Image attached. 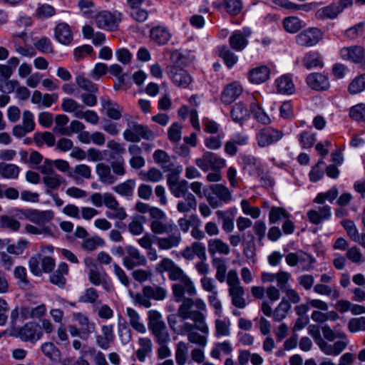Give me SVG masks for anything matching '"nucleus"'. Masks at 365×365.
Returning a JSON list of instances; mask_svg holds the SVG:
<instances>
[{"label": "nucleus", "instance_id": "nucleus-46", "mask_svg": "<svg viewBox=\"0 0 365 365\" xmlns=\"http://www.w3.org/2000/svg\"><path fill=\"white\" fill-rule=\"evenodd\" d=\"M292 308L291 304L282 299L273 311V320L277 322L284 320Z\"/></svg>", "mask_w": 365, "mask_h": 365}, {"label": "nucleus", "instance_id": "nucleus-60", "mask_svg": "<svg viewBox=\"0 0 365 365\" xmlns=\"http://www.w3.org/2000/svg\"><path fill=\"white\" fill-rule=\"evenodd\" d=\"M182 125L175 122L169 127L168 130V138L169 140L173 144L180 143L182 138Z\"/></svg>", "mask_w": 365, "mask_h": 365}, {"label": "nucleus", "instance_id": "nucleus-17", "mask_svg": "<svg viewBox=\"0 0 365 365\" xmlns=\"http://www.w3.org/2000/svg\"><path fill=\"white\" fill-rule=\"evenodd\" d=\"M147 259L145 255L135 247L128 245L125 248V255L123 259L124 267L130 270L136 267L145 266Z\"/></svg>", "mask_w": 365, "mask_h": 365}, {"label": "nucleus", "instance_id": "nucleus-31", "mask_svg": "<svg viewBox=\"0 0 365 365\" xmlns=\"http://www.w3.org/2000/svg\"><path fill=\"white\" fill-rule=\"evenodd\" d=\"M68 273V266L66 262H62L58 264L57 269L50 275V282L60 288H63L66 283L65 276Z\"/></svg>", "mask_w": 365, "mask_h": 365}, {"label": "nucleus", "instance_id": "nucleus-8", "mask_svg": "<svg viewBox=\"0 0 365 365\" xmlns=\"http://www.w3.org/2000/svg\"><path fill=\"white\" fill-rule=\"evenodd\" d=\"M210 190L211 192L206 196V199L212 208L220 207L223 203L227 204L232 200L231 192L224 185H212Z\"/></svg>", "mask_w": 365, "mask_h": 365}, {"label": "nucleus", "instance_id": "nucleus-25", "mask_svg": "<svg viewBox=\"0 0 365 365\" xmlns=\"http://www.w3.org/2000/svg\"><path fill=\"white\" fill-rule=\"evenodd\" d=\"M237 212L236 207H230L227 210H217L216 212L217 218L222 220V227L225 232L230 233L234 230V220Z\"/></svg>", "mask_w": 365, "mask_h": 365}, {"label": "nucleus", "instance_id": "nucleus-28", "mask_svg": "<svg viewBox=\"0 0 365 365\" xmlns=\"http://www.w3.org/2000/svg\"><path fill=\"white\" fill-rule=\"evenodd\" d=\"M207 251L212 257L216 254L228 255L230 253V248L222 239L211 238L207 241Z\"/></svg>", "mask_w": 365, "mask_h": 365}, {"label": "nucleus", "instance_id": "nucleus-12", "mask_svg": "<svg viewBox=\"0 0 365 365\" xmlns=\"http://www.w3.org/2000/svg\"><path fill=\"white\" fill-rule=\"evenodd\" d=\"M56 266L54 259L48 256H41L40 254L32 256L29 260L31 272L36 276H41L42 272L49 273Z\"/></svg>", "mask_w": 365, "mask_h": 365}, {"label": "nucleus", "instance_id": "nucleus-62", "mask_svg": "<svg viewBox=\"0 0 365 365\" xmlns=\"http://www.w3.org/2000/svg\"><path fill=\"white\" fill-rule=\"evenodd\" d=\"M170 192L175 197H182L186 196L189 192V184L185 180H181L179 182L175 184L170 189Z\"/></svg>", "mask_w": 365, "mask_h": 365}, {"label": "nucleus", "instance_id": "nucleus-45", "mask_svg": "<svg viewBox=\"0 0 365 365\" xmlns=\"http://www.w3.org/2000/svg\"><path fill=\"white\" fill-rule=\"evenodd\" d=\"M314 292L319 295L328 296L332 300H336L339 298L340 293L337 288L331 287L327 284L317 283L313 287Z\"/></svg>", "mask_w": 365, "mask_h": 365}, {"label": "nucleus", "instance_id": "nucleus-49", "mask_svg": "<svg viewBox=\"0 0 365 365\" xmlns=\"http://www.w3.org/2000/svg\"><path fill=\"white\" fill-rule=\"evenodd\" d=\"M61 108L65 112L73 113L77 118L84 107L74 99L66 98L62 100Z\"/></svg>", "mask_w": 365, "mask_h": 365}, {"label": "nucleus", "instance_id": "nucleus-7", "mask_svg": "<svg viewBox=\"0 0 365 365\" xmlns=\"http://www.w3.org/2000/svg\"><path fill=\"white\" fill-rule=\"evenodd\" d=\"M122 19V13L117 10L113 11H102L96 15L95 22L99 29L113 31L118 29Z\"/></svg>", "mask_w": 365, "mask_h": 365}, {"label": "nucleus", "instance_id": "nucleus-41", "mask_svg": "<svg viewBox=\"0 0 365 365\" xmlns=\"http://www.w3.org/2000/svg\"><path fill=\"white\" fill-rule=\"evenodd\" d=\"M153 159L164 170L169 171L174 166L172 157L163 150H156L153 153Z\"/></svg>", "mask_w": 365, "mask_h": 365}, {"label": "nucleus", "instance_id": "nucleus-55", "mask_svg": "<svg viewBox=\"0 0 365 365\" xmlns=\"http://www.w3.org/2000/svg\"><path fill=\"white\" fill-rule=\"evenodd\" d=\"M250 110L258 122L264 125H268L271 123V119L259 104L252 103Z\"/></svg>", "mask_w": 365, "mask_h": 365}, {"label": "nucleus", "instance_id": "nucleus-64", "mask_svg": "<svg viewBox=\"0 0 365 365\" xmlns=\"http://www.w3.org/2000/svg\"><path fill=\"white\" fill-rule=\"evenodd\" d=\"M283 26L289 33H296L302 28V21L296 16H289L284 19Z\"/></svg>", "mask_w": 365, "mask_h": 365}, {"label": "nucleus", "instance_id": "nucleus-47", "mask_svg": "<svg viewBox=\"0 0 365 365\" xmlns=\"http://www.w3.org/2000/svg\"><path fill=\"white\" fill-rule=\"evenodd\" d=\"M230 114L235 123H242L250 116L248 109L242 103H235L232 108Z\"/></svg>", "mask_w": 365, "mask_h": 365}, {"label": "nucleus", "instance_id": "nucleus-16", "mask_svg": "<svg viewBox=\"0 0 365 365\" xmlns=\"http://www.w3.org/2000/svg\"><path fill=\"white\" fill-rule=\"evenodd\" d=\"M323 37V33L317 28L312 27L303 30L295 36L299 46L311 47L317 44Z\"/></svg>", "mask_w": 365, "mask_h": 365}, {"label": "nucleus", "instance_id": "nucleus-19", "mask_svg": "<svg viewBox=\"0 0 365 365\" xmlns=\"http://www.w3.org/2000/svg\"><path fill=\"white\" fill-rule=\"evenodd\" d=\"M35 129V122L34 114L29 110L23 112L22 124L16 125L12 129V134L21 138L27 133L32 132Z\"/></svg>", "mask_w": 365, "mask_h": 365}, {"label": "nucleus", "instance_id": "nucleus-20", "mask_svg": "<svg viewBox=\"0 0 365 365\" xmlns=\"http://www.w3.org/2000/svg\"><path fill=\"white\" fill-rule=\"evenodd\" d=\"M19 336L25 341H33L40 339L42 331L39 324L36 322H28L19 330Z\"/></svg>", "mask_w": 365, "mask_h": 365}, {"label": "nucleus", "instance_id": "nucleus-4", "mask_svg": "<svg viewBox=\"0 0 365 365\" xmlns=\"http://www.w3.org/2000/svg\"><path fill=\"white\" fill-rule=\"evenodd\" d=\"M227 284L229 287L228 292L232 299V304L239 309L245 308L247 305L244 297L245 292L244 287L241 285L235 269H231L227 273Z\"/></svg>", "mask_w": 365, "mask_h": 365}, {"label": "nucleus", "instance_id": "nucleus-6", "mask_svg": "<svg viewBox=\"0 0 365 365\" xmlns=\"http://www.w3.org/2000/svg\"><path fill=\"white\" fill-rule=\"evenodd\" d=\"M123 135L126 141L132 143H138L141 139L154 138L153 132L148 126L132 120L128 121V128L123 131Z\"/></svg>", "mask_w": 365, "mask_h": 365}, {"label": "nucleus", "instance_id": "nucleus-34", "mask_svg": "<svg viewBox=\"0 0 365 365\" xmlns=\"http://www.w3.org/2000/svg\"><path fill=\"white\" fill-rule=\"evenodd\" d=\"M96 171L99 180L103 184L113 185L117 181L116 177L112 174L108 165L101 163L96 165Z\"/></svg>", "mask_w": 365, "mask_h": 365}, {"label": "nucleus", "instance_id": "nucleus-44", "mask_svg": "<svg viewBox=\"0 0 365 365\" xmlns=\"http://www.w3.org/2000/svg\"><path fill=\"white\" fill-rule=\"evenodd\" d=\"M184 200L178 202L177 210L181 213H187L197 208V200L192 193H188L183 197Z\"/></svg>", "mask_w": 365, "mask_h": 365}, {"label": "nucleus", "instance_id": "nucleus-32", "mask_svg": "<svg viewBox=\"0 0 365 365\" xmlns=\"http://www.w3.org/2000/svg\"><path fill=\"white\" fill-rule=\"evenodd\" d=\"M270 70L266 66L256 67L248 73L249 81L254 84H260L269 78Z\"/></svg>", "mask_w": 365, "mask_h": 365}, {"label": "nucleus", "instance_id": "nucleus-24", "mask_svg": "<svg viewBox=\"0 0 365 365\" xmlns=\"http://www.w3.org/2000/svg\"><path fill=\"white\" fill-rule=\"evenodd\" d=\"M242 93V86L238 81H233L227 84L221 94V101L225 104L234 102Z\"/></svg>", "mask_w": 365, "mask_h": 365}, {"label": "nucleus", "instance_id": "nucleus-14", "mask_svg": "<svg viewBox=\"0 0 365 365\" xmlns=\"http://www.w3.org/2000/svg\"><path fill=\"white\" fill-rule=\"evenodd\" d=\"M284 137V133L273 127H267L259 130L256 134L257 145L260 148L277 143Z\"/></svg>", "mask_w": 365, "mask_h": 365}, {"label": "nucleus", "instance_id": "nucleus-40", "mask_svg": "<svg viewBox=\"0 0 365 365\" xmlns=\"http://www.w3.org/2000/svg\"><path fill=\"white\" fill-rule=\"evenodd\" d=\"M341 12V7L337 6L336 4L329 5L318 9L315 14V16L318 19H335L339 14Z\"/></svg>", "mask_w": 365, "mask_h": 365}, {"label": "nucleus", "instance_id": "nucleus-52", "mask_svg": "<svg viewBox=\"0 0 365 365\" xmlns=\"http://www.w3.org/2000/svg\"><path fill=\"white\" fill-rule=\"evenodd\" d=\"M34 46L36 49L42 53L52 54L54 53L52 41L46 36L36 40Z\"/></svg>", "mask_w": 365, "mask_h": 365}, {"label": "nucleus", "instance_id": "nucleus-50", "mask_svg": "<svg viewBox=\"0 0 365 365\" xmlns=\"http://www.w3.org/2000/svg\"><path fill=\"white\" fill-rule=\"evenodd\" d=\"M135 187V181L132 179L125 180L113 187V190L118 194L124 197H131Z\"/></svg>", "mask_w": 365, "mask_h": 365}, {"label": "nucleus", "instance_id": "nucleus-42", "mask_svg": "<svg viewBox=\"0 0 365 365\" xmlns=\"http://www.w3.org/2000/svg\"><path fill=\"white\" fill-rule=\"evenodd\" d=\"M302 63L307 69H312L317 67L322 68L324 66L322 58L317 51L307 53L303 58Z\"/></svg>", "mask_w": 365, "mask_h": 365}, {"label": "nucleus", "instance_id": "nucleus-22", "mask_svg": "<svg viewBox=\"0 0 365 365\" xmlns=\"http://www.w3.org/2000/svg\"><path fill=\"white\" fill-rule=\"evenodd\" d=\"M242 170L252 177H259L263 170L259 160L251 155H245L241 157Z\"/></svg>", "mask_w": 365, "mask_h": 365}, {"label": "nucleus", "instance_id": "nucleus-51", "mask_svg": "<svg viewBox=\"0 0 365 365\" xmlns=\"http://www.w3.org/2000/svg\"><path fill=\"white\" fill-rule=\"evenodd\" d=\"M21 227V223L12 216L0 215V228L6 229L12 232H17Z\"/></svg>", "mask_w": 365, "mask_h": 365}, {"label": "nucleus", "instance_id": "nucleus-36", "mask_svg": "<svg viewBox=\"0 0 365 365\" xmlns=\"http://www.w3.org/2000/svg\"><path fill=\"white\" fill-rule=\"evenodd\" d=\"M138 344L139 348L135 352V356L140 362H144L146 357L150 356L153 351V342L150 338L140 337Z\"/></svg>", "mask_w": 365, "mask_h": 365}, {"label": "nucleus", "instance_id": "nucleus-29", "mask_svg": "<svg viewBox=\"0 0 365 365\" xmlns=\"http://www.w3.org/2000/svg\"><path fill=\"white\" fill-rule=\"evenodd\" d=\"M68 176L77 184H79L84 180H88L91 178V168L86 164H79L68 173Z\"/></svg>", "mask_w": 365, "mask_h": 365}, {"label": "nucleus", "instance_id": "nucleus-9", "mask_svg": "<svg viewBox=\"0 0 365 365\" xmlns=\"http://www.w3.org/2000/svg\"><path fill=\"white\" fill-rule=\"evenodd\" d=\"M18 213L24 219L37 225L41 227H46L45 225L50 222L54 217L52 210H39L37 209H19Z\"/></svg>", "mask_w": 365, "mask_h": 365}, {"label": "nucleus", "instance_id": "nucleus-27", "mask_svg": "<svg viewBox=\"0 0 365 365\" xmlns=\"http://www.w3.org/2000/svg\"><path fill=\"white\" fill-rule=\"evenodd\" d=\"M54 36L57 41L63 45H68L73 41V33L71 27L64 22L56 25L54 29Z\"/></svg>", "mask_w": 365, "mask_h": 365}, {"label": "nucleus", "instance_id": "nucleus-59", "mask_svg": "<svg viewBox=\"0 0 365 365\" xmlns=\"http://www.w3.org/2000/svg\"><path fill=\"white\" fill-rule=\"evenodd\" d=\"M219 56L229 68H231L238 61V57L226 46L220 48Z\"/></svg>", "mask_w": 365, "mask_h": 365}, {"label": "nucleus", "instance_id": "nucleus-56", "mask_svg": "<svg viewBox=\"0 0 365 365\" xmlns=\"http://www.w3.org/2000/svg\"><path fill=\"white\" fill-rule=\"evenodd\" d=\"M34 140L38 146L46 143L48 146L51 147L55 145L56 139L54 135L50 132L36 133L34 134Z\"/></svg>", "mask_w": 365, "mask_h": 365}, {"label": "nucleus", "instance_id": "nucleus-37", "mask_svg": "<svg viewBox=\"0 0 365 365\" xmlns=\"http://www.w3.org/2000/svg\"><path fill=\"white\" fill-rule=\"evenodd\" d=\"M275 87L278 93L292 94L294 91V85L289 75H283L275 80Z\"/></svg>", "mask_w": 365, "mask_h": 365}, {"label": "nucleus", "instance_id": "nucleus-11", "mask_svg": "<svg viewBox=\"0 0 365 365\" xmlns=\"http://www.w3.org/2000/svg\"><path fill=\"white\" fill-rule=\"evenodd\" d=\"M195 163L204 172H207L210 170L220 171L226 165L224 158L210 151L204 152L200 158L195 159Z\"/></svg>", "mask_w": 365, "mask_h": 365}, {"label": "nucleus", "instance_id": "nucleus-10", "mask_svg": "<svg viewBox=\"0 0 365 365\" xmlns=\"http://www.w3.org/2000/svg\"><path fill=\"white\" fill-rule=\"evenodd\" d=\"M166 73L172 83L180 88H187L193 81L189 72L178 64L168 66Z\"/></svg>", "mask_w": 365, "mask_h": 365}, {"label": "nucleus", "instance_id": "nucleus-30", "mask_svg": "<svg viewBox=\"0 0 365 365\" xmlns=\"http://www.w3.org/2000/svg\"><path fill=\"white\" fill-rule=\"evenodd\" d=\"M150 38L159 45L167 43L171 38L168 29L164 26H156L150 31Z\"/></svg>", "mask_w": 365, "mask_h": 365}, {"label": "nucleus", "instance_id": "nucleus-18", "mask_svg": "<svg viewBox=\"0 0 365 365\" xmlns=\"http://www.w3.org/2000/svg\"><path fill=\"white\" fill-rule=\"evenodd\" d=\"M340 56L342 59L359 64L365 68V49L362 46L355 45L343 47L340 50Z\"/></svg>", "mask_w": 365, "mask_h": 365}, {"label": "nucleus", "instance_id": "nucleus-21", "mask_svg": "<svg viewBox=\"0 0 365 365\" xmlns=\"http://www.w3.org/2000/svg\"><path fill=\"white\" fill-rule=\"evenodd\" d=\"M309 221L313 225H319L322 222L329 220L331 217V209L328 205L309 210L307 212Z\"/></svg>", "mask_w": 365, "mask_h": 365}, {"label": "nucleus", "instance_id": "nucleus-33", "mask_svg": "<svg viewBox=\"0 0 365 365\" xmlns=\"http://www.w3.org/2000/svg\"><path fill=\"white\" fill-rule=\"evenodd\" d=\"M101 106L106 110L107 116L113 120H118L122 115L123 108L118 104L113 102L108 98H102L101 99Z\"/></svg>", "mask_w": 365, "mask_h": 365}, {"label": "nucleus", "instance_id": "nucleus-58", "mask_svg": "<svg viewBox=\"0 0 365 365\" xmlns=\"http://www.w3.org/2000/svg\"><path fill=\"white\" fill-rule=\"evenodd\" d=\"M289 214L281 207H272L269 213V222L270 224L278 222L282 219L289 218Z\"/></svg>", "mask_w": 365, "mask_h": 365}, {"label": "nucleus", "instance_id": "nucleus-26", "mask_svg": "<svg viewBox=\"0 0 365 365\" xmlns=\"http://www.w3.org/2000/svg\"><path fill=\"white\" fill-rule=\"evenodd\" d=\"M306 82L309 88L316 91H324L329 88L328 78L320 73H312L307 76Z\"/></svg>", "mask_w": 365, "mask_h": 365}, {"label": "nucleus", "instance_id": "nucleus-43", "mask_svg": "<svg viewBox=\"0 0 365 365\" xmlns=\"http://www.w3.org/2000/svg\"><path fill=\"white\" fill-rule=\"evenodd\" d=\"M21 168L15 164L0 163V176L4 179L16 180Z\"/></svg>", "mask_w": 365, "mask_h": 365}, {"label": "nucleus", "instance_id": "nucleus-57", "mask_svg": "<svg viewBox=\"0 0 365 365\" xmlns=\"http://www.w3.org/2000/svg\"><path fill=\"white\" fill-rule=\"evenodd\" d=\"M347 329L351 334L365 331V317L351 318L347 323Z\"/></svg>", "mask_w": 365, "mask_h": 365}, {"label": "nucleus", "instance_id": "nucleus-38", "mask_svg": "<svg viewBox=\"0 0 365 365\" xmlns=\"http://www.w3.org/2000/svg\"><path fill=\"white\" fill-rule=\"evenodd\" d=\"M126 315L128 317L129 324L131 327L140 334H145L147 331L145 324L141 322L140 314L134 309L128 307L126 309Z\"/></svg>", "mask_w": 365, "mask_h": 365}, {"label": "nucleus", "instance_id": "nucleus-61", "mask_svg": "<svg viewBox=\"0 0 365 365\" xmlns=\"http://www.w3.org/2000/svg\"><path fill=\"white\" fill-rule=\"evenodd\" d=\"M140 178L143 181H150L153 182H159L163 179V173L157 168H152L148 171H141L139 173Z\"/></svg>", "mask_w": 365, "mask_h": 365}, {"label": "nucleus", "instance_id": "nucleus-1", "mask_svg": "<svg viewBox=\"0 0 365 365\" xmlns=\"http://www.w3.org/2000/svg\"><path fill=\"white\" fill-rule=\"evenodd\" d=\"M150 231L156 235L168 234L166 237H157L156 245L160 250H169L178 247L182 242V235L178 225L168 219L162 210H153L150 218Z\"/></svg>", "mask_w": 365, "mask_h": 365}, {"label": "nucleus", "instance_id": "nucleus-54", "mask_svg": "<svg viewBox=\"0 0 365 365\" xmlns=\"http://www.w3.org/2000/svg\"><path fill=\"white\" fill-rule=\"evenodd\" d=\"M339 190L336 186H333L324 192L319 193L314 200V202L323 205L326 200L332 202L338 196Z\"/></svg>", "mask_w": 365, "mask_h": 365}, {"label": "nucleus", "instance_id": "nucleus-13", "mask_svg": "<svg viewBox=\"0 0 365 365\" xmlns=\"http://www.w3.org/2000/svg\"><path fill=\"white\" fill-rule=\"evenodd\" d=\"M156 272L158 273L168 272V278L171 281L181 282L189 276L178 266L171 259L165 257L156 265Z\"/></svg>", "mask_w": 365, "mask_h": 365}, {"label": "nucleus", "instance_id": "nucleus-39", "mask_svg": "<svg viewBox=\"0 0 365 365\" xmlns=\"http://www.w3.org/2000/svg\"><path fill=\"white\" fill-rule=\"evenodd\" d=\"M143 292L150 300L161 301L165 299L168 295V291L165 288L157 285L145 286L143 288Z\"/></svg>", "mask_w": 365, "mask_h": 365}, {"label": "nucleus", "instance_id": "nucleus-3", "mask_svg": "<svg viewBox=\"0 0 365 365\" xmlns=\"http://www.w3.org/2000/svg\"><path fill=\"white\" fill-rule=\"evenodd\" d=\"M148 329L153 335L158 344H168L170 341V335L167 329L165 323L160 312L150 310L148 312Z\"/></svg>", "mask_w": 365, "mask_h": 365}, {"label": "nucleus", "instance_id": "nucleus-63", "mask_svg": "<svg viewBox=\"0 0 365 365\" xmlns=\"http://www.w3.org/2000/svg\"><path fill=\"white\" fill-rule=\"evenodd\" d=\"M188 351L187 344L184 341H179L176 345L175 360L178 365H185L187 361Z\"/></svg>", "mask_w": 365, "mask_h": 365}, {"label": "nucleus", "instance_id": "nucleus-2", "mask_svg": "<svg viewBox=\"0 0 365 365\" xmlns=\"http://www.w3.org/2000/svg\"><path fill=\"white\" fill-rule=\"evenodd\" d=\"M172 292L174 301L177 303L181 302L178 309V315L183 316L184 317H196L200 314L196 312H188L189 308L195 307L196 309L206 311L207 305L204 300L201 298H195L192 297L196 296L197 289L193 281L189 277L184 280L174 283L172 287Z\"/></svg>", "mask_w": 365, "mask_h": 365}, {"label": "nucleus", "instance_id": "nucleus-53", "mask_svg": "<svg viewBox=\"0 0 365 365\" xmlns=\"http://www.w3.org/2000/svg\"><path fill=\"white\" fill-rule=\"evenodd\" d=\"M232 351V347L230 341H225L221 343H216L214 344L211 351L210 356L217 359H220V353L225 354H230Z\"/></svg>", "mask_w": 365, "mask_h": 365}, {"label": "nucleus", "instance_id": "nucleus-5", "mask_svg": "<svg viewBox=\"0 0 365 365\" xmlns=\"http://www.w3.org/2000/svg\"><path fill=\"white\" fill-rule=\"evenodd\" d=\"M205 311L197 309L192 310V308H189L188 312H196L200 315H197L196 317H184L183 316H179L183 320L190 319L193 322V324L190 322H184L182 324L179 326L178 331H176V334L180 335H185L186 334H188L189 333L192 332L193 329H195L201 331L202 334L208 335L209 328L205 321L206 317L203 313ZM187 315L191 316L192 314H188Z\"/></svg>", "mask_w": 365, "mask_h": 365}, {"label": "nucleus", "instance_id": "nucleus-35", "mask_svg": "<svg viewBox=\"0 0 365 365\" xmlns=\"http://www.w3.org/2000/svg\"><path fill=\"white\" fill-rule=\"evenodd\" d=\"M73 319L78 322L80 326V329L82 334H84L88 339L90 334L96 331V324L90 322L88 317L81 312H76L73 314Z\"/></svg>", "mask_w": 365, "mask_h": 365}, {"label": "nucleus", "instance_id": "nucleus-23", "mask_svg": "<svg viewBox=\"0 0 365 365\" xmlns=\"http://www.w3.org/2000/svg\"><path fill=\"white\" fill-rule=\"evenodd\" d=\"M182 257L187 260H193L197 256L201 260L206 259L205 246L200 242H194L190 246H187L182 252Z\"/></svg>", "mask_w": 365, "mask_h": 365}, {"label": "nucleus", "instance_id": "nucleus-15", "mask_svg": "<svg viewBox=\"0 0 365 365\" xmlns=\"http://www.w3.org/2000/svg\"><path fill=\"white\" fill-rule=\"evenodd\" d=\"M339 340L334 344H329L328 341H322L320 350L326 355L336 356L344 351L349 344V339L346 334L344 331H338V338Z\"/></svg>", "mask_w": 365, "mask_h": 365}, {"label": "nucleus", "instance_id": "nucleus-48", "mask_svg": "<svg viewBox=\"0 0 365 365\" xmlns=\"http://www.w3.org/2000/svg\"><path fill=\"white\" fill-rule=\"evenodd\" d=\"M231 48L237 51H242L248 44V41L244 36L242 31H235L229 38Z\"/></svg>", "mask_w": 365, "mask_h": 365}]
</instances>
